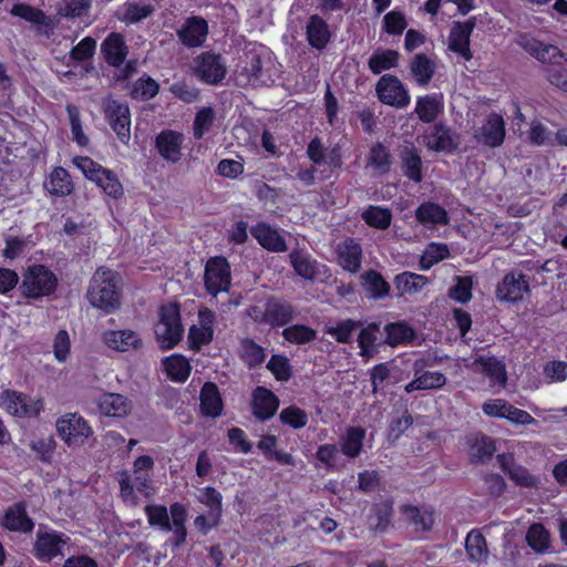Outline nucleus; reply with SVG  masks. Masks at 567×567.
I'll list each match as a JSON object with an SVG mask.
<instances>
[{
  "instance_id": "nucleus-1",
  "label": "nucleus",
  "mask_w": 567,
  "mask_h": 567,
  "mask_svg": "<svg viewBox=\"0 0 567 567\" xmlns=\"http://www.w3.org/2000/svg\"><path fill=\"white\" fill-rule=\"evenodd\" d=\"M86 296L94 308L107 313L116 310L121 305L116 274L104 267L99 268L90 281Z\"/></svg>"
},
{
  "instance_id": "nucleus-2",
  "label": "nucleus",
  "mask_w": 567,
  "mask_h": 567,
  "mask_svg": "<svg viewBox=\"0 0 567 567\" xmlns=\"http://www.w3.org/2000/svg\"><path fill=\"white\" fill-rule=\"evenodd\" d=\"M58 286L56 276L43 265L28 267L19 285L20 295L29 299H41L53 293Z\"/></svg>"
},
{
  "instance_id": "nucleus-3",
  "label": "nucleus",
  "mask_w": 567,
  "mask_h": 567,
  "mask_svg": "<svg viewBox=\"0 0 567 567\" xmlns=\"http://www.w3.org/2000/svg\"><path fill=\"white\" fill-rule=\"evenodd\" d=\"M181 311L176 303H167L159 309V319L155 326V337L164 350L174 348L183 337Z\"/></svg>"
},
{
  "instance_id": "nucleus-4",
  "label": "nucleus",
  "mask_w": 567,
  "mask_h": 567,
  "mask_svg": "<svg viewBox=\"0 0 567 567\" xmlns=\"http://www.w3.org/2000/svg\"><path fill=\"white\" fill-rule=\"evenodd\" d=\"M56 430L69 446L83 445L93 433L86 421L76 413H68L58 419Z\"/></svg>"
},
{
  "instance_id": "nucleus-5",
  "label": "nucleus",
  "mask_w": 567,
  "mask_h": 567,
  "mask_svg": "<svg viewBox=\"0 0 567 567\" xmlns=\"http://www.w3.org/2000/svg\"><path fill=\"white\" fill-rule=\"evenodd\" d=\"M102 107L112 130L122 143L127 144L131 138V114L127 104L107 97L103 100Z\"/></svg>"
},
{
  "instance_id": "nucleus-6",
  "label": "nucleus",
  "mask_w": 567,
  "mask_h": 567,
  "mask_svg": "<svg viewBox=\"0 0 567 567\" xmlns=\"http://www.w3.org/2000/svg\"><path fill=\"white\" fill-rule=\"evenodd\" d=\"M516 43L525 52L542 63L561 65L567 62L566 55L557 47L553 44H545L528 33L518 34Z\"/></svg>"
},
{
  "instance_id": "nucleus-7",
  "label": "nucleus",
  "mask_w": 567,
  "mask_h": 567,
  "mask_svg": "<svg viewBox=\"0 0 567 567\" xmlns=\"http://www.w3.org/2000/svg\"><path fill=\"white\" fill-rule=\"evenodd\" d=\"M0 406L11 415L31 417L40 413L43 402L18 391L4 390L0 394Z\"/></svg>"
},
{
  "instance_id": "nucleus-8",
  "label": "nucleus",
  "mask_w": 567,
  "mask_h": 567,
  "mask_svg": "<svg viewBox=\"0 0 567 567\" xmlns=\"http://www.w3.org/2000/svg\"><path fill=\"white\" fill-rule=\"evenodd\" d=\"M529 295V277L516 270L507 272L496 288V297L502 301L515 303Z\"/></svg>"
},
{
  "instance_id": "nucleus-9",
  "label": "nucleus",
  "mask_w": 567,
  "mask_h": 567,
  "mask_svg": "<svg viewBox=\"0 0 567 567\" xmlns=\"http://www.w3.org/2000/svg\"><path fill=\"white\" fill-rule=\"evenodd\" d=\"M205 287L207 291L216 296L227 291L230 286V267L224 257L210 258L205 267Z\"/></svg>"
},
{
  "instance_id": "nucleus-10",
  "label": "nucleus",
  "mask_w": 567,
  "mask_h": 567,
  "mask_svg": "<svg viewBox=\"0 0 567 567\" xmlns=\"http://www.w3.org/2000/svg\"><path fill=\"white\" fill-rule=\"evenodd\" d=\"M379 100L390 106L403 109L410 103V95L403 83L394 75H383L377 83Z\"/></svg>"
},
{
  "instance_id": "nucleus-11",
  "label": "nucleus",
  "mask_w": 567,
  "mask_h": 567,
  "mask_svg": "<svg viewBox=\"0 0 567 567\" xmlns=\"http://www.w3.org/2000/svg\"><path fill=\"white\" fill-rule=\"evenodd\" d=\"M289 261L296 275L308 281H316L327 274L326 266L305 249H293L289 254Z\"/></svg>"
},
{
  "instance_id": "nucleus-12",
  "label": "nucleus",
  "mask_w": 567,
  "mask_h": 567,
  "mask_svg": "<svg viewBox=\"0 0 567 567\" xmlns=\"http://www.w3.org/2000/svg\"><path fill=\"white\" fill-rule=\"evenodd\" d=\"M425 146L435 152L451 153L460 144V136L443 123L435 124L423 135Z\"/></svg>"
},
{
  "instance_id": "nucleus-13",
  "label": "nucleus",
  "mask_w": 567,
  "mask_h": 567,
  "mask_svg": "<svg viewBox=\"0 0 567 567\" xmlns=\"http://www.w3.org/2000/svg\"><path fill=\"white\" fill-rule=\"evenodd\" d=\"M196 75L207 84H217L226 75L227 69L218 54L204 52L196 60Z\"/></svg>"
},
{
  "instance_id": "nucleus-14",
  "label": "nucleus",
  "mask_w": 567,
  "mask_h": 567,
  "mask_svg": "<svg viewBox=\"0 0 567 567\" xmlns=\"http://www.w3.org/2000/svg\"><path fill=\"white\" fill-rule=\"evenodd\" d=\"M476 25V18H470L464 22H454L449 35V49L458 53L466 61L472 59L470 38Z\"/></svg>"
},
{
  "instance_id": "nucleus-15",
  "label": "nucleus",
  "mask_w": 567,
  "mask_h": 567,
  "mask_svg": "<svg viewBox=\"0 0 567 567\" xmlns=\"http://www.w3.org/2000/svg\"><path fill=\"white\" fill-rule=\"evenodd\" d=\"M68 537L64 538L61 534L38 532L37 539L33 546L34 555L42 561H50L54 557L62 555V549L66 545Z\"/></svg>"
},
{
  "instance_id": "nucleus-16",
  "label": "nucleus",
  "mask_w": 567,
  "mask_h": 567,
  "mask_svg": "<svg viewBox=\"0 0 567 567\" xmlns=\"http://www.w3.org/2000/svg\"><path fill=\"white\" fill-rule=\"evenodd\" d=\"M474 138L492 148L501 146L505 138L503 117L496 113L489 114L482 127L475 131Z\"/></svg>"
},
{
  "instance_id": "nucleus-17",
  "label": "nucleus",
  "mask_w": 567,
  "mask_h": 567,
  "mask_svg": "<svg viewBox=\"0 0 567 567\" xmlns=\"http://www.w3.org/2000/svg\"><path fill=\"white\" fill-rule=\"evenodd\" d=\"M424 367L423 361H415L414 379L404 388L405 392L412 393L422 390H437L445 385L446 377L441 372L422 371Z\"/></svg>"
},
{
  "instance_id": "nucleus-18",
  "label": "nucleus",
  "mask_w": 567,
  "mask_h": 567,
  "mask_svg": "<svg viewBox=\"0 0 567 567\" xmlns=\"http://www.w3.org/2000/svg\"><path fill=\"white\" fill-rule=\"evenodd\" d=\"M279 408V399L274 392L257 386L252 392V414L261 421L271 419Z\"/></svg>"
},
{
  "instance_id": "nucleus-19",
  "label": "nucleus",
  "mask_w": 567,
  "mask_h": 567,
  "mask_svg": "<svg viewBox=\"0 0 567 567\" xmlns=\"http://www.w3.org/2000/svg\"><path fill=\"white\" fill-rule=\"evenodd\" d=\"M268 326L284 327L292 322L297 317L296 308L288 301L270 297L266 300Z\"/></svg>"
},
{
  "instance_id": "nucleus-20",
  "label": "nucleus",
  "mask_w": 567,
  "mask_h": 567,
  "mask_svg": "<svg viewBox=\"0 0 567 567\" xmlns=\"http://www.w3.org/2000/svg\"><path fill=\"white\" fill-rule=\"evenodd\" d=\"M207 22L199 17H192L186 20L177 34L183 44L189 48L202 45L207 37Z\"/></svg>"
},
{
  "instance_id": "nucleus-21",
  "label": "nucleus",
  "mask_w": 567,
  "mask_h": 567,
  "mask_svg": "<svg viewBox=\"0 0 567 567\" xmlns=\"http://www.w3.org/2000/svg\"><path fill=\"white\" fill-rule=\"evenodd\" d=\"M417 118L426 124L434 123L444 112V99L442 94H427L417 97L415 102Z\"/></svg>"
},
{
  "instance_id": "nucleus-22",
  "label": "nucleus",
  "mask_w": 567,
  "mask_h": 567,
  "mask_svg": "<svg viewBox=\"0 0 567 567\" xmlns=\"http://www.w3.org/2000/svg\"><path fill=\"white\" fill-rule=\"evenodd\" d=\"M103 342L115 351L125 352L142 347V339L133 330H109L103 333Z\"/></svg>"
},
{
  "instance_id": "nucleus-23",
  "label": "nucleus",
  "mask_w": 567,
  "mask_h": 567,
  "mask_svg": "<svg viewBox=\"0 0 567 567\" xmlns=\"http://www.w3.org/2000/svg\"><path fill=\"white\" fill-rule=\"evenodd\" d=\"M101 52L110 65L120 66L127 56L128 48L122 34L112 32L102 42Z\"/></svg>"
},
{
  "instance_id": "nucleus-24",
  "label": "nucleus",
  "mask_w": 567,
  "mask_h": 567,
  "mask_svg": "<svg viewBox=\"0 0 567 567\" xmlns=\"http://www.w3.org/2000/svg\"><path fill=\"white\" fill-rule=\"evenodd\" d=\"M362 250L352 238H347L337 247L338 264L347 271L357 272L361 267Z\"/></svg>"
},
{
  "instance_id": "nucleus-25",
  "label": "nucleus",
  "mask_w": 567,
  "mask_h": 567,
  "mask_svg": "<svg viewBox=\"0 0 567 567\" xmlns=\"http://www.w3.org/2000/svg\"><path fill=\"white\" fill-rule=\"evenodd\" d=\"M250 233L269 251L284 252L287 250L286 241L278 230L265 223H259L251 227Z\"/></svg>"
},
{
  "instance_id": "nucleus-26",
  "label": "nucleus",
  "mask_w": 567,
  "mask_h": 567,
  "mask_svg": "<svg viewBox=\"0 0 567 567\" xmlns=\"http://www.w3.org/2000/svg\"><path fill=\"white\" fill-rule=\"evenodd\" d=\"M183 135L174 131H163L156 137V148L161 156L168 162L176 163L181 159Z\"/></svg>"
},
{
  "instance_id": "nucleus-27",
  "label": "nucleus",
  "mask_w": 567,
  "mask_h": 567,
  "mask_svg": "<svg viewBox=\"0 0 567 567\" xmlns=\"http://www.w3.org/2000/svg\"><path fill=\"white\" fill-rule=\"evenodd\" d=\"M468 454L473 463H485L496 451L494 440L483 433H474L467 439Z\"/></svg>"
},
{
  "instance_id": "nucleus-28",
  "label": "nucleus",
  "mask_w": 567,
  "mask_h": 567,
  "mask_svg": "<svg viewBox=\"0 0 567 567\" xmlns=\"http://www.w3.org/2000/svg\"><path fill=\"white\" fill-rule=\"evenodd\" d=\"M306 33L309 44L317 50L324 49L331 38L329 25L318 14H313L309 18Z\"/></svg>"
},
{
  "instance_id": "nucleus-29",
  "label": "nucleus",
  "mask_w": 567,
  "mask_h": 567,
  "mask_svg": "<svg viewBox=\"0 0 567 567\" xmlns=\"http://www.w3.org/2000/svg\"><path fill=\"white\" fill-rule=\"evenodd\" d=\"M99 409L106 416L123 417L132 410V403L122 394L105 393L99 400Z\"/></svg>"
},
{
  "instance_id": "nucleus-30",
  "label": "nucleus",
  "mask_w": 567,
  "mask_h": 567,
  "mask_svg": "<svg viewBox=\"0 0 567 567\" xmlns=\"http://www.w3.org/2000/svg\"><path fill=\"white\" fill-rule=\"evenodd\" d=\"M200 410L206 416L217 417L223 412V401L215 383L206 382L200 391Z\"/></svg>"
},
{
  "instance_id": "nucleus-31",
  "label": "nucleus",
  "mask_w": 567,
  "mask_h": 567,
  "mask_svg": "<svg viewBox=\"0 0 567 567\" xmlns=\"http://www.w3.org/2000/svg\"><path fill=\"white\" fill-rule=\"evenodd\" d=\"M497 460L499 462L503 471L513 480L516 484L525 487H530L536 485L537 478L529 474V472L519 465H516L513 461L512 455L499 454L497 455Z\"/></svg>"
},
{
  "instance_id": "nucleus-32",
  "label": "nucleus",
  "mask_w": 567,
  "mask_h": 567,
  "mask_svg": "<svg viewBox=\"0 0 567 567\" xmlns=\"http://www.w3.org/2000/svg\"><path fill=\"white\" fill-rule=\"evenodd\" d=\"M415 218L423 226L447 225V212L439 204L423 203L415 210Z\"/></svg>"
},
{
  "instance_id": "nucleus-33",
  "label": "nucleus",
  "mask_w": 567,
  "mask_h": 567,
  "mask_svg": "<svg viewBox=\"0 0 567 567\" xmlns=\"http://www.w3.org/2000/svg\"><path fill=\"white\" fill-rule=\"evenodd\" d=\"M2 525L10 530L29 533L33 529V522L28 517L25 508L21 504L10 507L3 517Z\"/></svg>"
},
{
  "instance_id": "nucleus-34",
  "label": "nucleus",
  "mask_w": 567,
  "mask_h": 567,
  "mask_svg": "<svg viewBox=\"0 0 567 567\" xmlns=\"http://www.w3.org/2000/svg\"><path fill=\"white\" fill-rule=\"evenodd\" d=\"M410 69L416 83L425 86L434 75L435 63L424 53H417L411 60Z\"/></svg>"
},
{
  "instance_id": "nucleus-35",
  "label": "nucleus",
  "mask_w": 567,
  "mask_h": 567,
  "mask_svg": "<svg viewBox=\"0 0 567 567\" xmlns=\"http://www.w3.org/2000/svg\"><path fill=\"white\" fill-rule=\"evenodd\" d=\"M392 513L391 502L383 501L374 504L368 518L369 527L375 532H385L390 526Z\"/></svg>"
},
{
  "instance_id": "nucleus-36",
  "label": "nucleus",
  "mask_w": 567,
  "mask_h": 567,
  "mask_svg": "<svg viewBox=\"0 0 567 567\" xmlns=\"http://www.w3.org/2000/svg\"><path fill=\"white\" fill-rule=\"evenodd\" d=\"M406 520L420 530H430L434 524V513L430 508H419L412 505L400 507Z\"/></svg>"
},
{
  "instance_id": "nucleus-37",
  "label": "nucleus",
  "mask_w": 567,
  "mask_h": 567,
  "mask_svg": "<svg viewBox=\"0 0 567 567\" xmlns=\"http://www.w3.org/2000/svg\"><path fill=\"white\" fill-rule=\"evenodd\" d=\"M465 547L468 559L472 563H486L488 558V549L486 540L480 532L472 530L467 534Z\"/></svg>"
},
{
  "instance_id": "nucleus-38",
  "label": "nucleus",
  "mask_w": 567,
  "mask_h": 567,
  "mask_svg": "<svg viewBox=\"0 0 567 567\" xmlns=\"http://www.w3.org/2000/svg\"><path fill=\"white\" fill-rule=\"evenodd\" d=\"M427 282L429 280L425 276L410 271L402 272L394 278V284L401 295H416Z\"/></svg>"
},
{
  "instance_id": "nucleus-39",
  "label": "nucleus",
  "mask_w": 567,
  "mask_h": 567,
  "mask_svg": "<svg viewBox=\"0 0 567 567\" xmlns=\"http://www.w3.org/2000/svg\"><path fill=\"white\" fill-rule=\"evenodd\" d=\"M401 159L404 174L412 181L419 183L422 179L421 174V157L416 148L412 145H405L401 151Z\"/></svg>"
},
{
  "instance_id": "nucleus-40",
  "label": "nucleus",
  "mask_w": 567,
  "mask_h": 567,
  "mask_svg": "<svg viewBox=\"0 0 567 567\" xmlns=\"http://www.w3.org/2000/svg\"><path fill=\"white\" fill-rule=\"evenodd\" d=\"M475 364L482 368V371L491 379L492 384L505 386L507 381L505 365L495 358H480Z\"/></svg>"
},
{
  "instance_id": "nucleus-41",
  "label": "nucleus",
  "mask_w": 567,
  "mask_h": 567,
  "mask_svg": "<svg viewBox=\"0 0 567 567\" xmlns=\"http://www.w3.org/2000/svg\"><path fill=\"white\" fill-rule=\"evenodd\" d=\"M45 187L51 194L66 196L72 192L73 185L66 169L55 167L50 174Z\"/></svg>"
},
{
  "instance_id": "nucleus-42",
  "label": "nucleus",
  "mask_w": 567,
  "mask_h": 567,
  "mask_svg": "<svg viewBox=\"0 0 567 567\" xmlns=\"http://www.w3.org/2000/svg\"><path fill=\"white\" fill-rule=\"evenodd\" d=\"M362 219L371 227L384 230L392 221V213L389 208L369 206L361 215Z\"/></svg>"
},
{
  "instance_id": "nucleus-43",
  "label": "nucleus",
  "mask_w": 567,
  "mask_h": 567,
  "mask_svg": "<svg viewBox=\"0 0 567 567\" xmlns=\"http://www.w3.org/2000/svg\"><path fill=\"white\" fill-rule=\"evenodd\" d=\"M399 53L394 50H381L374 52L369 59V69L374 74H380L398 64Z\"/></svg>"
},
{
  "instance_id": "nucleus-44",
  "label": "nucleus",
  "mask_w": 567,
  "mask_h": 567,
  "mask_svg": "<svg viewBox=\"0 0 567 567\" xmlns=\"http://www.w3.org/2000/svg\"><path fill=\"white\" fill-rule=\"evenodd\" d=\"M365 431L361 427H350L341 442V451L349 457H357L362 449Z\"/></svg>"
},
{
  "instance_id": "nucleus-45",
  "label": "nucleus",
  "mask_w": 567,
  "mask_h": 567,
  "mask_svg": "<svg viewBox=\"0 0 567 567\" xmlns=\"http://www.w3.org/2000/svg\"><path fill=\"white\" fill-rule=\"evenodd\" d=\"M367 164L378 173L384 174L390 169L391 155L381 143H377L370 148Z\"/></svg>"
},
{
  "instance_id": "nucleus-46",
  "label": "nucleus",
  "mask_w": 567,
  "mask_h": 567,
  "mask_svg": "<svg viewBox=\"0 0 567 567\" xmlns=\"http://www.w3.org/2000/svg\"><path fill=\"white\" fill-rule=\"evenodd\" d=\"M144 511L150 526L157 527L164 532L172 530L169 514L164 505H146Z\"/></svg>"
},
{
  "instance_id": "nucleus-47",
  "label": "nucleus",
  "mask_w": 567,
  "mask_h": 567,
  "mask_svg": "<svg viewBox=\"0 0 567 567\" xmlns=\"http://www.w3.org/2000/svg\"><path fill=\"white\" fill-rule=\"evenodd\" d=\"M167 374L175 381H185L190 373V364L183 355L174 354L164 361Z\"/></svg>"
},
{
  "instance_id": "nucleus-48",
  "label": "nucleus",
  "mask_w": 567,
  "mask_h": 567,
  "mask_svg": "<svg viewBox=\"0 0 567 567\" xmlns=\"http://www.w3.org/2000/svg\"><path fill=\"white\" fill-rule=\"evenodd\" d=\"M386 332L385 343L395 347L414 337V331L403 322L389 323L384 327Z\"/></svg>"
},
{
  "instance_id": "nucleus-49",
  "label": "nucleus",
  "mask_w": 567,
  "mask_h": 567,
  "mask_svg": "<svg viewBox=\"0 0 567 567\" xmlns=\"http://www.w3.org/2000/svg\"><path fill=\"white\" fill-rule=\"evenodd\" d=\"M240 358L250 368L261 364L266 358L262 347L252 339H244L240 343Z\"/></svg>"
},
{
  "instance_id": "nucleus-50",
  "label": "nucleus",
  "mask_w": 567,
  "mask_h": 567,
  "mask_svg": "<svg viewBox=\"0 0 567 567\" xmlns=\"http://www.w3.org/2000/svg\"><path fill=\"white\" fill-rule=\"evenodd\" d=\"M526 542L536 553H544L549 547V533L542 524H533L526 534Z\"/></svg>"
},
{
  "instance_id": "nucleus-51",
  "label": "nucleus",
  "mask_w": 567,
  "mask_h": 567,
  "mask_svg": "<svg viewBox=\"0 0 567 567\" xmlns=\"http://www.w3.org/2000/svg\"><path fill=\"white\" fill-rule=\"evenodd\" d=\"M94 183L101 187L106 195L113 198H118L123 195L122 184L117 179L116 175L110 169L103 168L100 175L96 176Z\"/></svg>"
},
{
  "instance_id": "nucleus-52",
  "label": "nucleus",
  "mask_w": 567,
  "mask_h": 567,
  "mask_svg": "<svg viewBox=\"0 0 567 567\" xmlns=\"http://www.w3.org/2000/svg\"><path fill=\"white\" fill-rule=\"evenodd\" d=\"M282 337L290 343L303 344L315 340L317 332L303 324H292L284 329Z\"/></svg>"
},
{
  "instance_id": "nucleus-53",
  "label": "nucleus",
  "mask_w": 567,
  "mask_h": 567,
  "mask_svg": "<svg viewBox=\"0 0 567 567\" xmlns=\"http://www.w3.org/2000/svg\"><path fill=\"white\" fill-rule=\"evenodd\" d=\"M154 11L155 9L152 4L141 6L134 2H127L123 7L121 20L125 23L135 24L152 16Z\"/></svg>"
},
{
  "instance_id": "nucleus-54",
  "label": "nucleus",
  "mask_w": 567,
  "mask_h": 567,
  "mask_svg": "<svg viewBox=\"0 0 567 567\" xmlns=\"http://www.w3.org/2000/svg\"><path fill=\"white\" fill-rule=\"evenodd\" d=\"M158 83L154 79L146 76L138 79L134 83L131 94L134 99L147 101L153 99L158 93Z\"/></svg>"
},
{
  "instance_id": "nucleus-55",
  "label": "nucleus",
  "mask_w": 567,
  "mask_h": 567,
  "mask_svg": "<svg viewBox=\"0 0 567 567\" xmlns=\"http://www.w3.org/2000/svg\"><path fill=\"white\" fill-rule=\"evenodd\" d=\"M90 6V0H62L58 13L66 18H79L87 13Z\"/></svg>"
},
{
  "instance_id": "nucleus-56",
  "label": "nucleus",
  "mask_w": 567,
  "mask_h": 567,
  "mask_svg": "<svg viewBox=\"0 0 567 567\" xmlns=\"http://www.w3.org/2000/svg\"><path fill=\"white\" fill-rule=\"evenodd\" d=\"M363 278L373 298H383L389 293L390 286L378 271L369 270Z\"/></svg>"
},
{
  "instance_id": "nucleus-57",
  "label": "nucleus",
  "mask_w": 567,
  "mask_h": 567,
  "mask_svg": "<svg viewBox=\"0 0 567 567\" xmlns=\"http://www.w3.org/2000/svg\"><path fill=\"white\" fill-rule=\"evenodd\" d=\"M66 112H68V116H69V121H70V125H71L73 140L80 146H86L89 143V138L82 130V122H81L79 109L75 105L69 104L66 106Z\"/></svg>"
},
{
  "instance_id": "nucleus-58",
  "label": "nucleus",
  "mask_w": 567,
  "mask_h": 567,
  "mask_svg": "<svg viewBox=\"0 0 567 567\" xmlns=\"http://www.w3.org/2000/svg\"><path fill=\"white\" fill-rule=\"evenodd\" d=\"M379 329L380 326L378 323H371L367 328L361 330L358 338L361 355L370 357L372 354L374 342L377 341L375 333L379 331Z\"/></svg>"
},
{
  "instance_id": "nucleus-59",
  "label": "nucleus",
  "mask_w": 567,
  "mask_h": 567,
  "mask_svg": "<svg viewBox=\"0 0 567 567\" xmlns=\"http://www.w3.org/2000/svg\"><path fill=\"white\" fill-rule=\"evenodd\" d=\"M267 369L278 381H287L291 377V365L286 357L275 354L267 363Z\"/></svg>"
},
{
  "instance_id": "nucleus-60",
  "label": "nucleus",
  "mask_w": 567,
  "mask_h": 567,
  "mask_svg": "<svg viewBox=\"0 0 567 567\" xmlns=\"http://www.w3.org/2000/svg\"><path fill=\"white\" fill-rule=\"evenodd\" d=\"M456 285L450 288L452 299L465 303L472 298L473 280L471 277H456Z\"/></svg>"
},
{
  "instance_id": "nucleus-61",
  "label": "nucleus",
  "mask_w": 567,
  "mask_h": 567,
  "mask_svg": "<svg viewBox=\"0 0 567 567\" xmlns=\"http://www.w3.org/2000/svg\"><path fill=\"white\" fill-rule=\"evenodd\" d=\"M280 420L282 423L290 425L293 429H301L307 425V413L297 406H288L280 412Z\"/></svg>"
},
{
  "instance_id": "nucleus-62",
  "label": "nucleus",
  "mask_w": 567,
  "mask_h": 567,
  "mask_svg": "<svg viewBox=\"0 0 567 567\" xmlns=\"http://www.w3.org/2000/svg\"><path fill=\"white\" fill-rule=\"evenodd\" d=\"M215 120V113L210 107L202 109L195 117L194 121V136L199 140L207 133Z\"/></svg>"
},
{
  "instance_id": "nucleus-63",
  "label": "nucleus",
  "mask_w": 567,
  "mask_h": 567,
  "mask_svg": "<svg viewBox=\"0 0 567 567\" xmlns=\"http://www.w3.org/2000/svg\"><path fill=\"white\" fill-rule=\"evenodd\" d=\"M198 501L205 504L212 513L218 514L221 516L223 513V496L214 487L207 486L200 491V495L198 496Z\"/></svg>"
},
{
  "instance_id": "nucleus-64",
  "label": "nucleus",
  "mask_w": 567,
  "mask_h": 567,
  "mask_svg": "<svg viewBox=\"0 0 567 567\" xmlns=\"http://www.w3.org/2000/svg\"><path fill=\"white\" fill-rule=\"evenodd\" d=\"M359 326L360 322L348 319L339 322L336 327L328 328L327 333L334 337L338 342L347 343Z\"/></svg>"
}]
</instances>
